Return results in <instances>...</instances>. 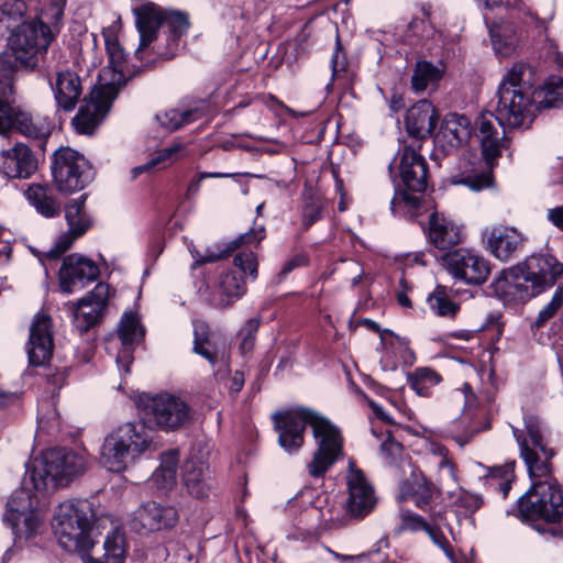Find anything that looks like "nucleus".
<instances>
[{"label": "nucleus", "mask_w": 563, "mask_h": 563, "mask_svg": "<svg viewBox=\"0 0 563 563\" xmlns=\"http://www.w3.org/2000/svg\"><path fill=\"white\" fill-rule=\"evenodd\" d=\"M525 429L512 428V434L519 445L520 456L525 461L530 477L544 476L552 471L551 460L555 455L543 440L542 423L534 416L525 417Z\"/></svg>", "instance_id": "9d476101"}, {"label": "nucleus", "mask_w": 563, "mask_h": 563, "mask_svg": "<svg viewBox=\"0 0 563 563\" xmlns=\"http://www.w3.org/2000/svg\"><path fill=\"white\" fill-rule=\"evenodd\" d=\"M11 131L31 139H46L52 124L47 118L34 117L21 106L0 98V134L7 135Z\"/></svg>", "instance_id": "2eb2a0df"}, {"label": "nucleus", "mask_w": 563, "mask_h": 563, "mask_svg": "<svg viewBox=\"0 0 563 563\" xmlns=\"http://www.w3.org/2000/svg\"><path fill=\"white\" fill-rule=\"evenodd\" d=\"M30 203L44 217L52 218L59 212V206L42 185L33 184L25 191Z\"/></svg>", "instance_id": "ea45409f"}, {"label": "nucleus", "mask_w": 563, "mask_h": 563, "mask_svg": "<svg viewBox=\"0 0 563 563\" xmlns=\"http://www.w3.org/2000/svg\"><path fill=\"white\" fill-rule=\"evenodd\" d=\"M322 203L319 201H311L307 203L302 213V225L309 229L322 216Z\"/></svg>", "instance_id": "bf43d9fd"}, {"label": "nucleus", "mask_w": 563, "mask_h": 563, "mask_svg": "<svg viewBox=\"0 0 563 563\" xmlns=\"http://www.w3.org/2000/svg\"><path fill=\"white\" fill-rule=\"evenodd\" d=\"M52 527L59 545L78 552L87 563H124L125 540L120 528H112L102 547H96L99 525L93 521V511L87 501L60 503Z\"/></svg>", "instance_id": "f03ea898"}, {"label": "nucleus", "mask_w": 563, "mask_h": 563, "mask_svg": "<svg viewBox=\"0 0 563 563\" xmlns=\"http://www.w3.org/2000/svg\"><path fill=\"white\" fill-rule=\"evenodd\" d=\"M455 504L460 508L464 509L465 515H468L474 514L482 507L483 498L481 495L461 489L456 497Z\"/></svg>", "instance_id": "864d4df0"}, {"label": "nucleus", "mask_w": 563, "mask_h": 563, "mask_svg": "<svg viewBox=\"0 0 563 563\" xmlns=\"http://www.w3.org/2000/svg\"><path fill=\"white\" fill-rule=\"evenodd\" d=\"M307 261L308 260H307L306 255L298 254V255L294 256L292 258L288 260L284 264V266L282 267L279 274L285 277L290 272H292L295 268L300 267V266H305L307 264Z\"/></svg>", "instance_id": "e2e57ef3"}, {"label": "nucleus", "mask_w": 563, "mask_h": 563, "mask_svg": "<svg viewBox=\"0 0 563 563\" xmlns=\"http://www.w3.org/2000/svg\"><path fill=\"white\" fill-rule=\"evenodd\" d=\"M481 144L485 166L465 169L452 177V183L463 185L473 191H481L494 185L493 165L507 146L504 134L495 126L493 113H482L475 121L464 114L450 113L445 117L439 133L435 135V153L448 155L468 142L472 135Z\"/></svg>", "instance_id": "f257e3e1"}, {"label": "nucleus", "mask_w": 563, "mask_h": 563, "mask_svg": "<svg viewBox=\"0 0 563 563\" xmlns=\"http://www.w3.org/2000/svg\"><path fill=\"white\" fill-rule=\"evenodd\" d=\"M443 75V69L430 62L420 60L416 64L411 76V86L416 92L424 91L429 85L438 82Z\"/></svg>", "instance_id": "79ce46f5"}, {"label": "nucleus", "mask_w": 563, "mask_h": 563, "mask_svg": "<svg viewBox=\"0 0 563 563\" xmlns=\"http://www.w3.org/2000/svg\"><path fill=\"white\" fill-rule=\"evenodd\" d=\"M183 483L195 498L207 497L212 488L211 476L206 454H190L183 466Z\"/></svg>", "instance_id": "cd10ccee"}, {"label": "nucleus", "mask_w": 563, "mask_h": 563, "mask_svg": "<svg viewBox=\"0 0 563 563\" xmlns=\"http://www.w3.org/2000/svg\"><path fill=\"white\" fill-rule=\"evenodd\" d=\"M183 148H184V146L181 144H175L169 147H165V148L161 150L156 154V156L152 157L153 163H155V165L157 166L166 161L176 159L177 157H174V155H176Z\"/></svg>", "instance_id": "052dcab7"}, {"label": "nucleus", "mask_w": 563, "mask_h": 563, "mask_svg": "<svg viewBox=\"0 0 563 563\" xmlns=\"http://www.w3.org/2000/svg\"><path fill=\"white\" fill-rule=\"evenodd\" d=\"M522 278V269L519 265L503 272L492 284L496 295L505 301H523L538 294H533V287Z\"/></svg>", "instance_id": "c756f323"}, {"label": "nucleus", "mask_w": 563, "mask_h": 563, "mask_svg": "<svg viewBox=\"0 0 563 563\" xmlns=\"http://www.w3.org/2000/svg\"><path fill=\"white\" fill-rule=\"evenodd\" d=\"M98 276L99 268L93 261L76 253L70 254L64 258L59 269L60 289L67 294L81 290Z\"/></svg>", "instance_id": "a211bd4d"}, {"label": "nucleus", "mask_w": 563, "mask_h": 563, "mask_svg": "<svg viewBox=\"0 0 563 563\" xmlns=\"http://www.w3.org/2000/svg\"><path fill=\"white\" fill-rule=\"evenodd\" d=\"M439 120L433 104L423 99L413 104L406 114L405 124L409 135L423 140L431 135Z\"/></svg>", "instance_id": "7c9ffc66"}, {"label": "nucleus", "mask_w": 563, "mask_h": 563, "mask_svg": "<svg viewBox=\"0 0 563 563\" xmlns=\"http://www.w3.org/2000/svg\"><path fill=\"white\" fill-rule=\"evenodd\" d=\"M426 532L429 534V537L431 538V540L440 548L443 550V552L446 554V556L453 561L454 559V554H453V550H452V547L450 544V542L448 541V539L445 538V536L442 533V531H440L439 528L434 527V526H431L429 525Z\"/></svg>", "instance_id": "4d7b16f0"}, {"label": "nucleus", "mask_w": 563, "mask_h": 563, "mask_svg": "<svg viewBox=\"0 0 563 563\" xmlns=\"http://www.w3.org/2000/svg\"><path fill=\"white\" fill-rule=\"evenodd\" d=\"M534 71L526 63L518 62L503 77L496 92L497 103L493 120L506 129L528 128L534 118L531 89Z\"/></svg>", "instance_id": "39448f33"}, {"label": "nucleus", "mask_w": 563, "mask_h": 563, "mask_svg": "<svg viewBox=\"0 0 563 563\" xmlns=\"http://www.w3.org/2000/svg\"><path fill=\"white\" fill-rule=\"evenodd\" d=\"M522 278L533 287V294H540L550 288L555 279L563 274V264L550 254H533L522 264Z\"/></svg>", "instance_id": "6ab92c4d"}, {"label": "nucleus", "mask_w": 563, "mask_h": 563, "mask_svg": "<svg viewBox=\"0 0 563 563\" xmlns=\"http://www.w3.org/2000/svg\"><path fill=\"white\" fill-rule=\"evenodd\" d=\"M234 265L239 267L243 273H249L252 279L257 278V258L256 255L251 251L239 252L234 256Z\"/></svg>", "instance_id": "3c124183"}, {"label": "nucleus", "mask_w": 563, "mask_h": 563, "mask_svg": "<svg viewBox=\"0 0 563 563\" xmlns=\"http://www.w3.org/2000/svg\"><path fill=\"white\" fill-rule=\"evenodd\" d=\"M483 240L497 260L507 262L523 246L526 236L515 227L497 224L485 229Z\"/></svg>", "instance_id": "5701e85b"}, {"label": "nucleus", "mask_w": 563, "mask_h": 563, "mask_svg": "<svg viewBox=\"0 0 563 563\" xmlns=\"http://www.w3.org/2000/svg\"><path fill=\"white\" fill-rule=\"evenodd\" d=\"M409 386L422 397L431 396V389L441 382V376L429 367H418L408 375Z\"/></svg>", "instance_id": "c03bdc74"}, {"label": "nucleus", "mask_w": 563, "mask_h": 563, "mask_svg": "<svg viewBox=\"0 0 563 563\" xmlns=\"http://www.w3.org/2000/svg\"><path fill=\"white\" fill-rule=\"evenodd\" d=\"M164 25L168 29L167 52H158V54L165 58H172L179 49L180 38L188 31V18L181 12L165 10Z\"/></svg>", "instance_id": "e433bc0d"}, {"label": "nucleus", "mask_w": 563, "mask_h": 563, "mask_svg": "<svg viewBox=\"0 0 563 563\" xmlns=\"http://www.w3.org/2000/svg\"><path fill=\"white\" fill-rule=\"evenodd\" d=\"M429 523H427L422 517L409 511V510H401L400 511V525H399V531H420V530H427Z\"/></svg>", "instance_id": "603ef678"}, {"label": "nucleus", "mask_w": 563, "mask_h": 563, "mask_svg": "<svg viewBox=\"0 0 563 563\" xmlns=\"http://www.w3.org/2000/svg\"><path fill=\"white\" fill-rule=\"evenodd\" d=\"M154 450L153 437L143 423L124 422L106 435L100 448V464L109 472L119 473Z\"/></svg>", "instance_id": "423d86ee"}, {"label": "nucleus", "mask_w": 563, "mask_h": 563, "mask_svg": "<svg viewBox=\"0 0 563 563\" xmlns=\"http://www.w3.org/2000/svg\"><path fill=\"white\" fill-rule=\"evenodd\" d=\"M134 14L140 34L135 57L143 60L150 45L156 40L159 27L164 25L165 10L155 3H145L135 8Z\"/></svg>", "instance_id": "393cba45"}, {"label": "nucleus", "mask_w": 563, "mask_h": 563, "mask_svg": "<svg viewBox=\"0 0 563 563\" xmlns=\"http://www.w3.org/2000/svg\"><path fill=\"white\" fill-rule=\"evenodd\" d=\"M25 10L26 5L22 0H1L0 13L13 18L18 23H20Z\"/></svg>", "instance_id": "6e6d98bb"}, {"label": "nucleus", "mask_w": 563, "mask_h": 563, "mask_svg": "<svg viewBox=\"0 0 563 563\" xmlns=\"http://www.w3.org/2000/svg\"><path fill=\"white\" fill-rule=\"evenodd\" d=\"M118 342L112 341L109 350H118L115 363L124 374L130 373L133 362L134 345L144 336V329L137 317L133 313H124L118 327Z\"/></svg>", "instance_id": "aec40b11"}, {"label": "nucleus", "mask_w": 563, "mask_h": 563, "mask_svg": "<svg viewBox=\"0 0 563 563\" xmlns=\"http://www.w3.org/2000/svg\"><path fill=\"white\" fill-rule=\"evenodd\" d=\"M21 23H18L13 18L0 13V36L7 35L8 32H14Z\"/></svg>", "instance_id": "774afa93"}, {"label": "nucleus", "mask_w": 563, "mask_h": 563, "mask_svg": "<svg viewBox=\"0 0 563 563\" xmlns=\"http://www.w3.org/2000/svg\"><path fill=\"white\" fill-rule=\"evenodd\" d=\"M178 452L170 450L161 455V464L152 475L151 481L161 492L170 490L177 478Z\"/></svg>", "instance_id": "58836bf2"}, {"label": "nucleus", "mask_w": 563, "mask_h": 563, "mask_svg": "<svg viewBox=\"0 0 563 563\" xmlns=\"http://www.w3.org/2000/svg\"><path fill=\"white\" fill-rule=\"evenodd\" d=\"M51 169L57 189L67 194L84 189L95 176L88 159L70 147L55 151Z\"/></svg>", "instance_id": "ddd939ff"}, {"label": "nucleus", "mask_w": 563, "mask_h": 563, "mask_svg": "<svg viewBox=\"0 0 563 563\" xmlns=\"http://www.w3.org/2000/svg\"><path fill=\"white\" fill-rule=\"evenodd\" d=\"M345 481L347 496L344 501V516L338 526H344L349 520L365 518L374 510L377 503L373 485L353 461L349 462Z\"/></svg>", "instance_id": "4468645a"}, {"label": "nucleus", "mask_w": 563, "mask_h": 563, "mask_svg": "<svg viewBox=\"0 0 563 563\" xmlns=\"http://www.w3.org/2000/svg\"><path fill=\"white\" fill-rule=\"evenodd\" d=\"M232 250L229 249V246L225 250H212L208 247L205 253H200L195 247L190 249V253L192 255V258L195 260V265H202L206 263H212L217 262L228 255L229 252Z\"/></svg>", "instance_id": "5fc2aeb1"}, {"label": "nucleus", "mask_w": 563, "mask_h": 563, "mask_svg": "<svg viewBox=\"0 0 563 563\" xmlns=\"http://www.w3.org/2000/svg\"><path fill=\"white\" fill-rule=\"evenodd\" d=\"M399 157L398 168L404 185L411 191H424L427 189L428 169L423 156L413 147L405 146Z\"/></svg>", "instance_id": "c85d7f7f"}, {"label": "nucleus", "mask_w": 563, "mask_h": 563, "mask_svg": "<svg viewBox=\"0 0 563 563\" xmlns=\"http://www.w3.org/2000/svg\"><path fill=\"white\" fill-rule=\"evenodd\" d=\"M106 49L109 56V64L113 71V78L93 88L73 118L71 124L76 132L84 135H91L110 111L111 104L117 98L122 85L125 84L126 75H134L125 60L124 51L119 43L117 33L113 30H103Z\"/></svg>", "instance_id": "20e7f679"}, {"label": "nucleus", "mask_w": 563, "mask_h": 563, "mask_svg": "<svg viewBox=\"0 0 563 563\" xmlns=\"http://www.w3.org/2000/svg\"><path fill=\"white\" fill-rule=\"evenodd\" d=\"M442 261L454 278L470 285L484 284L490 273L489 262L473 250H454L443 255Z\"/></svg>", "instance_id": "dca6fc26"}, {"label": "nucleus", "mask_w": 563, "mask_h": 563, "mask_svg": "<svg viewBox=\"0 0 563 563\" xmlns=\"http://www.w3.org/2000/svg\"><path fill=\"white\" fill-rule=\"evenodd\" d=\"M200 118L198 109H189L179 111L178 109H170L163 113L156 114L158 123L167 130L174 131L185 124L191 123Z\"/></svg>", "instance_id": "49530a36"}, {"label": "nucleus", "mask_w": 563, "mask_h": 563, "mask_svg": "<svg viewBox=\"0 0 563 563\" xmlns=\"http://www.w3.org/2000/svg\"><path fill=\"white\" fill-rule=\"evenodd\" d=\"M547 218L555 228L563 231V206L549 209Z\"/></svg>", "instance_id": "69168bd1"}, {"label": "nucleus", "mask_w": 563, "mask_h": 563, "mask_svg": "<svg viewBox=\"0 0 563 563\" xmlns=\"http://www.w3.org/2000/svg\"><path fill=\"white\" fill-rule=\"evenodd\" d=\"M135 404L148 423L164 431H175L188 422L189 406L179 397L163 393L139 394Z\"/></svg>", "instance_id": "9b49d317"}, {"label": "nucleus", "mask_w": 563, "mask_h": 563, "mask_svg": "<svg viewBox=\"0 0 563 563\" xmlns=\"http://www.w3.org/2000/svg\"><path fill=\"white\" fill-rule=\"evenodd\" d=\"M194 352L206 358L212 367L220 364L229 368L230 352L224 338L209 335L208 327L203 322L195 323Z\"/></svg>", "instance_id": "a878e982"}, {"label": "nucleus", "mask_w": 563, "mask_h": 563, "mask_svg": "<svg viewBox=\"0 0 563 563\" xmlns=\"http://www.w3.org/2000/svg\"><path fill=\"white\" fill-rule=\"evenodd\" d=\"M86 467L84 454L67 449L48 450L29 463L24 485L30 483L37 492L65 486L84 474Z\"/></svg>", "instance_id": "0eeeda50"}, {"label": "nucleus", "mask_w": 563, "mask_h": 563, "mask_svg": "<svg viewBox=\"0 0 563 563\" xmlns=\"http://www.w3.org/2000/svg\"><path fill=\"white\" fill-rule=\"evenodd\" d=\"M85 202L86 195H81L69 200L65 206V219L68 224V231L57 239L55 245L48 252L49 257H59L91 227V219L85 211Z\"/></svg>", "instance_id": "f3484780"}, {"label": "nucleus", "mask_w": 563, "mask_h": 563, "mask_svg": "<svg viewBox=\"0 0 563 563\" xmlns=\"http://www.w3.org/2000/svg\"><path fill=\"white\" fill-rule=\"evenodd\" d=\"M245 291L246 284L242 275L238 272L229 271L220 276L218 289L212 297V303L218 308H228L240 299Z\"/></svg>", "instance_id": "72a5a7b5"}, {"label": "nucleus", "mask_w": 563, "mask_h": 563, "mask_svg": "<svg viewBox=\"0 0 563 563\" xmlns=\"http://www.w3.org/2000/svg\"><path fill=\"white\" fill-rule=\"evenodd\" d=\"M279 445L295 453L303 445L305 430L310 426L316 441V451L307 470L312 477L323 476L343 455L344 438L341 430L321 413L305 407L273 415Z\"/></svg>", "instance_id": "7ed1b4c3"}, {"label": "nucleus", "mask_w": 563, "mask_h": 563, "mask_svg": "<svg viewBox=\"0 0 563 563\" xmlns=\"http://www.w3.org/2000/svg\"><path fill=\"white\" fill-rule=\"evenodd\" d=\"M463 228L452 220L432 213L429 220V240L439 250L457 245L463 240Z\"/></svg>", "instance_id": "473e14b6"}, {"label": "nucleus", "mask_w": 563, "mask_h": 563, "mask_svg": "<svg viewBox=\"0 0 563 563\" xmlns=\"http://www.w3.org/2000/svg\"><path fill=\"white\" fill-rule=\"evenodd\" d=\"M485 21L489 29L490 41L495 53L500 57H510L516 54L519 37L515 25L505 21L489 25L486 15Z\"/></svg>", "instance_id": "f704fd0d"}, {"label": "nucleus", "mask_w": 563, "mask_h": 563, "mask_svg": "<svg viewBox=\"0 0 563 563\" xmlns=\"http://www.w3.org/2000/svg\"><path fill=\"white\" fill-rule=\"evenodd\" d=\"M3 520L19 541L34 542L45 530L44 519L36 511L34 497L26 487L12 494Z\"/></svg>", "instance_id": "f8f14e48"}, {"label": "nucleus", "mask_w": 563, "mask_h": 563, "mask_svg": "<svg viewBox=\"0 0 563 563\" xmlns=\"http://www.w3.org/2000/svg\"><path fill=\"white\" fill-rule=\"evenodd\" d=\"M53 353L52 322L46 314H36L30 329L27 343L29 362L33 366L45 365Z\"/></svg>", "instance_id": "b1692460"}, {"label": "nucleus", "mask_w": 563, "mask_h": 563, "mask_svg": "<svg viewBox=\"0 0 563 563\" xmlns=\"http://www.w3.org/2000/svg\"><path fill=\"white\" fill-rule=\"evenodd\" d=\"M178 518L175 507L147 501L134 511L131 525L139 533L153 532L175 527Z\"/></svg>", "instance_id": "412c9836"}, {"label": "nucleus", "mask_w": 563, "mask_h": 563, "mask_svg": "<svg viewBox=\"0 0 563 563\" xmlns=\"http://www.w3.org/2000/svg\"><path fill=\"white\" fill-rule=\"evenodd\" d=\"M65 4L66 0H37V16L32 22L49 30L56 27L64 15Z\"/></svg>", "instance_id": "a19ab883"}, {"label": "nucleus", "mask_w": 563, "mask_h": 563, "mask_svg": "<svg viewBox=\"0 0 563 563\" xmlns=\"http://www.w3.org/2000/svg\"><path fill=\"white\" fill-rule=\"evenodd\" d=\"M433 496V486L423 476L412 474L400 484V499H412L415 505L424 509Z\"/></svg>", "instance_id": "4c0bfd02"}, {"label": "nucleus", "mask_w": 563, "mask_h": 563, "mask_svg": "<svg viewBox=\"0 0 563 563\" xmlns=\"http://www.w3.org/2000/svg\"><path fill=\"white\" fill-rule=\"evenodd\" d=\"M430 453L438 459V462L442 463V466H448L449 450L439 443H431L429 446Z\"/></svg>", "instance_id": "0e129e2a"}, {"label": "nucleus", "mask_w": 563, "mask_h": 563, "mask_svg": "<svg viewBox=\"0 0 563 563\" xmlns=\"http://www.w3.org/2000/svg\"><path fill=\"white\" fill-rule=\"evenodd\" d=\"M551 473L542 477H530L531 487L518 499L521 518L555 522L563 517V489Z\"/></svg>", "instance_id": "1a4fd4ad"}, {"label": "nucleus", "mask_w": 563, "mask_h": 563, "mask_svg": "<svg viewBox=\"0 0 563 563\" xmlns=\"http://www.w3.org/2000/svg\"><path fill=\"white\" fill-rule=\"evenodd\" d=\"M261 320L258 318H252L245 322L243 328L240 330L239 335L241 336L240 350L242 353L250 352L253 349L255 336L260 328Z\"/></svg>", "instance_id": "8fccbe9b"}, {"label": "nucleus", "mask_w": 563, "mask_h": 563, "mask_svg": "<svg viewBox=\"0 0 563 563\" xmlns=\"http://www.w3.org/2000/svg\"><path fill=\"white\" fill-rule=\"evenodd\" d=\"M400 451L401 445L396 441L387 440L383 442L380 445V453L387 461L393 460L396 455L400 453Z\"/></svg>", "instance_id": "680f3d73"}, {"label": "nucleus", "mask_w": 563, "mask_h": 563, "mask_svg": "<svg viewBox=\"0 0 563 563\" xmlns=\"http://www.w3.org/2000/svg\"><path fill=\"white\" fill-rule=\"evenodd\" d=\"M427 301L431 311L439 317L454 318L460 310V305L451 299L444 286H437Z\"/></svg>", "instance_id": "37998d69"}, {"label": "nucleus", "mask_w": 563, "mask_h": 563, "mask_svg": "<svg viewBox=\"0 0 563 563\" xmlns=\"http://www.w3.org/2000/svg\"><path fill=\"white\" fill-rule=\"evenodd\" d=\"M37 169V161L24 143L0 151V172L9 178H29Z\"/></svg>", "instance_id": "bb28decb"}, {"label": "nucleus", "mask_w": 563, "mask_h": 563, "mask_svg": "<svg viewBox=\"0 0 563 563\" xmlns=\"http://www.w3.org/2000/svg\"><path fill=\"white\" fill-rule=\"evenodd\" d=\"M55 101L64 111L75 109L81 96V82L79 76L71 70H62L56 74L54 82H51Z\"/></svg>", "instance_id": "2f4dec72"}, {"label": "nucleus", "mask_w": 563, "mask_h": 563, "mask_svg": "<svg viewBox=\"0 0 563 563\" xmlns=\"http://www.w3.org/2000/svg\"><path fill=\"white\" fill-rule=\"evenodd\" d=\"M265 236L266 231L264 224H258L255 222L247 232L232 240L229 243V249L233 251L238 247H241L242 245L257 246L265 239Z\"/></svg>", "instance_id": "de8ad7c7"}, {"label": "nucleus", "mask_w": 563, "mask_h": 563, "mask_svg": "<svg viewBox=\"0 0 563 563\" xmlns=\"http://www.w3.org/2000/svg\"><path fill=\"white\" fill-rule=\"evenodd\" d=\"M487 471L486 478L488 484L498 488L503 497L506 498L515 479V462L489 467Z\"/></svg>", "instance_id": "a18cd8bd"}, {"label": "nucleus", "mask_w": 563, "mask_h": 563, "mask_svg": "<svg viewBox=\"0 0 563 563\" xmlns=\"http://www.w3.org/2000/svg\"><path fill=\"white\" fill-rule=\"evenodd\" d=\"M54 38L53 30L32 21L23 22L8 37L9 56L0 59L2 70L25 68L32 70L38 63V56L46 52Z\"/></svg>", "instance_id": "6e6552de"}, {"label": "nucleus", "mask_w": 563, "mask_h": 563, "mask_svg": "<svg viewBox=\"0 0 563 563\" xmlns=\"http://www.w3.org/2000/svg\"><path fill=\"white\" fill-rule=\"evenodd\" d=\"M562 305H563V289L562 288H558L554 291L550 302L547 303L539 311L538 317H537L533 325L537 329H540V328L544 327L545 323L556 314V312L562 307Z\"/></svg>", "instance_id": "09e8293b"}, {"label": "nucleus", "mask_w": 563, "mask_h": 563, "mask_svg": "<svg viewBox=\"0 0 563 563\" xmlns=\"http://www.w3.org/2000/svg\"><path fill=\"white\" fill-rule=\"evenodd\" d=\"M448 466H442L441 462H437V466L439 470V481L442 486L450 487L451 485L456 484V467L451 457L448 459Z\"/></svg>", "instance_id": "13d9d810"}, {"label": "nucleus", "mask_w": 563, "mask_h": 563, "mask_svg": "<svg viewBox=\"0 0 563 563\" xmlns=\"http://www.w3.org/2000/svg\"><path fill=\"white\" fill-rule=\"evenodd\" d=\"M14 93L13 81L11 77L4 76L0 80V98L3 101H10L9 98Z\"/></svg>", "instance_id": "338daca9"}, {"label": "nucleus", "mask_w": 563, "mask_h": 563, "mask_svg": "<svg viewBox=\"0 0 563 563\" xmlns=\"http://www.w3.org/2000/svg\"><path fill=\"white\" fill-rule=\"evenodd\" d=\"M534 109L560 108L563 106V78L551 76L538 89L531 90Z\"/></svg>", "instance_id": "c9c22d12"}, {"label": "nucleus", "mask_w": 563, "mask_h": 563, "mask_svg": "<svg viewBox=\"0 0 563 563\" xmlns=\"http://www.w3.org/2000/svg\"><path fill=\"white\" fill-rule=\"evenodd\" d=\"M110 288L104 283H99L84 298H81L73 309L75 327L85 332L96 324L106 310Z\"/></svg>", "instance_id": "4be33fe9"}]
</instances>
